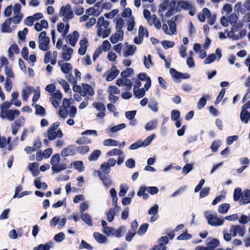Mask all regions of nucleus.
<instances>
[{
	"label": "nucleus",
	"mask_w": 250,
	"mask_h": 250,
	"mask_svg": "<svg viewBox=\"0 0 250 250\" xmlns=\"http://www.w3.org/2000/svg\"><path fill=\"white\" fill-rule=\"evenodd\" d=\"M59 16L62 18L63 21L67 23L74 18V14L70 4L62 6L59 11Z\"/></svg>",
	"instance_id": "obj_1"
},
{
	"label": "nucleus",
	"mask_w": 250,
	"mask_h": 250,
	"mask_svg": "<svg viewBox=\"0 0 250 250\" xmlns=\"http://www.w3.org/2000/svg\"><path fill=\"white\" fill-rule=\"evenodd\" d=\"M176 1L175 0H165L161 4L159 11L166 12V16L170 17L176 11Z\"/></svg>",
	"instance_id": "obj_2"
},
{
	"label": "nucleus",
	"mask_w": 250,
	"mask_h": 250,
	"mask_svg": "<svg viewBox=\"0 0 250 250\" xmlns=\"http://www.w3.org/2000/svg\"><path fill=\"white\" fill-rule=\"evenodd\" d=\"M198 18L201 22H204L207 19V21L210 25L213 24L216 21V15L212 14L207 8H204L202 9V12L198 14Z\"/></svg>",
	"instance_id": "obj_3"
},
{
	"label": "nucleus",
	"mask_w": 250,
	"mask_h": 250,
	"mask_svg": "<svg viewBox=\"0 0 250 250\" xmlns=\"http://www.w3.org/2000/svg\"><path fill=\"white\" fill-rule=\"evenodd\" d=\"M60 125L59 122H56L50 125L48 129L47 136L49 140H55L57 137L61 138L63 136V133L61 130L57 129Z\"/></svg>",
	"instance_id": "obj_4"
},
{
	"label": "nucleus",
	"mask_w": 250,
	"mask_h": 250,
	"mask_svg": "<svg viewBox=\"0 0 250 250\" xmlns=\"http://www.w3.org/2000/svg\"><path fill=\"white\" fill-rule=\"evenodd\" d=\"M182 9L188 11V14L191 16H193L196 12L195 6L192 3L185 0H180L177 3L176 12H179Z\"/></svg>",
	"instance_id": "obj_5"
},
{
	"label": "nucleus",
	"mask_w": 250,
	"mask_h": 250,
	"mask_svg": "<svg viewBox=\"0 0 250 250\" xmlns=\"http://www.w3.org/2000/svg\"><path fill=\"white\" fill-rule=\"evenodd\" d=\"M204 215L208 220V223L211 226H221L224 223V219L219 218L216 215L212 214L210 211H205Z\"/></svg>",
	"instance_id": "obj_6"
},
{
	"label": "nucleus",
	"mask_w": 250,
	"mask_h": 250,
	"mask_svg": "<svg viewBox=\"0 0 250 250\" xmlns=\"http://www.w3.org/2000/svg\"><path fill=\"white\" fill-rule=\"evenodd\" d=\"M60 156L59 154L54 155L50 161L52 166V170L55 173H58L66 168V166L64 164H59Z\"/></svg>",
	"instance_id": "obj_7"
},
{
	"label": "nucleus",
	"mask_w": 250,
	"mask_h": 250,
	"mask_svg": "<svg viewBox=\"0 0 250 250\" xmlns=\"http://www.w3.org/2000/svg\"><path fill=\"white\" fill-rule=\"evenodd\" d=\"M49 38L46 36V33L42 31L38 38L39 47L43 51H47L49 49Z\"/></svg>",
	"instance_id": "obj_8"
},
{
	"label": "nucleus",
	"mask_w": 250,
	"mask_h": 250,
	"mask_svg": "<svg viewBox=\"0 0 250 250\" xmlns=\"http://www.w3.org/2000/svg\"><path fill=\"white\" fill-rule=\"evenodd\" d=\"M77 111L76 106L74 105L70 106L69 109L61 107L59 109V113L63 118H66L68 116L70 118H74L76 116Z\"/></svg>",
	"instance_id": "obj_9"
},
{
	"label": "nucleus",
	"mask_w": 250,
	"mask_h": 250,
	"mask_svg": "<svg viewBox=\"0 0 250 250\" xmlns=\"http://www.w3.org/2000/svg\"><path fill=\"white\" fill-rule=\"evenodd\" d=\"M20 112L18 110H7L0 112V117L2 119H6L9 121H13L15 118L20 115Z\"/></svg>",
	"instance_id": "obj_10"
},
{
	"label": "nucleus",
	"mask_w": 250,
	"mask_h": 250,
	"mask_svg": "<svg viewBox=\"0 0 250 250\" xmlns=\"http://www.w3.org/2000/svg\"><path fill=\"white\" fill-rule=\"evenodd\" d=\"M167 23V24L164 23L162 26L164 32L168 35L175 34L176 32L175 23L171 20H169Z\"/></svg>",
	"instance_id": "obj_11"
},
{
	"label": "nucleus",
	"mask_w": 250,
	"mask_h": 250,
	"mask_svg": "<svg viewBox=\"0 0 250 250\" xmlns=\"http://www.w3.org/2000/svg\"><path fill=\"white\" fill-rule=\"evenodd\" d=\"M245 230L246 228L244 226L232 225L229 228V232L233 237L237 235L243 237L245 233Z\"/></svg>",
	"instance_id": "obj_12"
},
{
	"label": "nucleus",
	"mask_w": 250,
	"mask_h": 250,
	"mask_svg": "<svg viewBox=\"0 0 250 250\" xmlns=\"http://www.w3.org/2000/svg\"><path fill=\"white\" fill-rule=\"evenodd\" d=\"M136 50V47L133 45L129 44L127 42L124 44L123 49V55L125 57H128L134 54Z\"/></svg>",
	"instance_id": "obj_13"
},
{
	"label": "nucleus",
	"mask_w": 250,
	"mask_h": 250,
	"mask_svg": "<svg viewBox=\"0 0 250 250\" xmlns=\"http://www.w3.org/2000/svg\"><path fill=\"white\" fill-rule=\"evenodd\" d=\"M117 162V161L113 158L109 159L107 162L103 163L101 165L102 171L105 173H109L110 171V167H114Z\"/></svg>",
	"instance_id": "obj_14"
},
{
	"label": "nucleus",
	"mask_w": 250,
	"mask_h": 250,
	"mask_svg": "<svg viewBox=\"0 0 250 250\" xmlns=\"http://www.w3.org/2000/svg\"><path fill=\"white\" fill-rule=\"evenodd\" d=\"M79 34L78 31H75L72 34L67 35L66 37V42L71 46L74 47L76 45L79 38Z\"/></svg>",
	"instance_id": "obj_15"
},
{
	"label": "nucleus",
	"mask_w": 250,
	"mask_h": 250,
	"mask_svg": "<svg viewBox=\"0 0 250 250\" xmlns=\"http://www.w3.org/2000/svg\"><path fill=\"white\" fill-rule=\"evenodd\" d=\"M222 57V53L219 49H217L215 54H212L209 55L204 60V63L208 64L213 62L215 60L219 61Z\"/></svg>",
	"instance_id": "obj_16"
},
{
	"label": "nucleus",
	"mask_w": 250,
	"mask_h": 250,
	"mask_svg": "<svg viewBox=\"0 0 250 250\" xmlns=\"http://www.w3.org/2000/svg\"><path fill=\"white\" fill-rule=\"evenodd\" d=\"M124 31L122 30H118L114 34H112L109 40L113 44H115L119 41H122L124 39Z\"/></svg>",
	"instance_id": "obj_17"
},
{
	"label": "nucleus",
	"mask_w": 250,
	"mask_h": 250,
	"mask_svg": "<svg viewBox=\"0 0 250 250\" xmlns=\"http://www.w3.org/2000/svg\"><path fill=\"white\" fill-rule=\"evenodd\" d=\"M73 52V49L67 45H64L62 49V58L65 61H69Z\"/></svg>",
	"instance_id": "obj_18"
},
{
	"label": "nucleus",
	"mask_w": 250,
	"mask_h": 250,
	"mask_svg": "<svg viewBox=\"0 0 250 250\" xmlns=\"http://www.w3.org/2000/svg\"><path fill=\"white\" fill-rule=\"evenodd\" d=\"M116 84L119 86H125V89L130 90L132 86V84L130 80L125 78H122L118 79L116 83Z\"/></svg>",
	"instance_id": "obj_19"
},
{
	"label": "nucleus",
	"mask_w": 250,
	"mask_h": 250,
	"mask_svg": "<svg viewBox=\"0 0 250 250\" xmlns=\"http://www.w3.org/2000/svg\"><path fill=\"white\" fill-rule=\"evenodd\" d=\"M92 106L95 107L98 111H100L97 114V116L100 118H103L105 116V107L104 105L100 102H95L92 104Z\"/></svg>",
	"instance_id": "obj_20"
},
{
	"label": "nucleus",
	"mask_w": 250,
	"mask_h": 250,
	"mask_svg": "<svg viewBox=\"0 0 250 250\" xmlns=\"http://www.w3.org/2000/svg\"><path fill=\"white\" fill-rule=\"evenodd\" d=\"M79 45L78 53L81 55H83L85 54L89 45L88 40L86 38L81 39L79 42Z\"/></svg>",
	"instance_id": "obj_21"
},
{
	"label": "nucleus",
	"mask_w": 250,
	"mask_h": 250,
	"mask_svg": "<svg viewBox=\"0 0 250 250\" xmlns=\"http://www.w3.org/2000/svg\"><path fill=\"white\" fill-rule=\"evenodd\" d=\"M119 70L115 66H113L110 70L106 71V80L110 82L114 79L119 74Z\"/></svg>",
	"instance_id": "obj_22"
},
{
	"label": "nucleus",
	"mask_w": 250,
	"mask_h": 250,
	"mask_svg": "<svg viewBox=\"0 0 250 250\" xmlns=\"http://www.w3.org/2000/svg\"><path fill=\"white\" fill-rule=\"evenodd\" d=\"M138 79L141 81H145L146 83L144 87L146 90H148L151 85V81L150 78L147 76L145 73H142L138 75Z\"/></svg>",
	"instance_id": "obj_23"
},
{
	"label": "nucleus",
	"mask_w": 250,
	"mask_h": 250,
	"mask_svg": "<svg viewBox=\"0 0 250 250\" xmlns=\"http://www.w3.org/2000/svg\"><path fill=\"white\" fill-rule=\"evenodd\" d=\"M83 91H81V95L85 96L87 95L93 96L95 94L93 88L89 84L86 83H82Z\"/></svg>",
	"instance_id": "obj_24"
},
{
	"label": "nucleus",
	"mask_w": 250,
	"mask_h": 250,
	"mask_svg": "<svg viewBox=\"0 0 250 250\" xmlns=\"http://www.w3.org/2000/svg\"><path fill=\"white\" fill-rule=\"evenodd\" d=\"M249 203H250V190L246 189L242 193L241 198L239 200V204L243 205Z\"/></svg>",
	"instance_id": "obj_25"
},
{
	"label": "nucleus",
	"mask_w": 250,
	"mask_h": 250,
	"mask_svg": "<svg viewBox=\"0 0 250 250\" xmlns=\"http://www.w3.org/2000/svg\"><path fill=\"white\" fill-rule=\"evenodd\" d=\"M11 19H7L1 25V31L3 33H11L15 27H10Z\"/></svg>",
	"instance_id": "obj_26"
},
{
	"label": "nucleus",
	"mask_w": 250,
	"mask_h": 250,
	"mask_svg": "<svg viewBox=\"0 0 250 250\" xmlns=\"http://www.w3.org/2000/svg\"><path fill=\"white\" fill-rule=\"evenodd\" d=\"M111 32V30L108 27H100L97 28V35L98 37L105 38L110 34Z\"/></svg>",
	"instance_id": "obj_27"
},
{
	"label": "nucleus",
	"mask_w": 250,
	"mask_h": 250,
	"mask_svg": "<svg viewBox=\"0 0 250 250\" xmlns=\"http://www.w3.org/2000/svg\"><path fill=\"white\" fill-rule=\"evenodd\" d=\"M57 29L62 35L64 37L69 31V25L67 22L66 23V24H64L63 23H60L57 26Z\"/></svg>",
	"instance_id": "obj_28"
},
{
	"label": "nucleus",
	"mask_w": 250,
	"mask_h": 250,
	"mask_svg": "<svg viewBox=\"0 0 250 250\" xmlns=\"http://www.w3.org/2000/svg\"><path fill=\"white\" fill-rule=\"evenodd\" d=\"M59 65L61 67L62 71L65 74H68L72 69V66L70 63L65 62L63 61L58 62Z\"/></svg>",
	"instance_id": "obj_29"
},
{
	"label": "nucleus",
	"mask_w": 250,
	"mask_h": 250,
	"mask_svg": "<svg viewBox=\"0 0 250 250\" xmlns=\"http://www.w3.org/2000/svg\"><path fill=\"white\" fill-rule=\"evenodd\" d=\"M39 164L37 162L30 163L28 165V169L32 172L33 176H37L40 173L38 168Z\"/></svg>",
	"instance_id": "obj_30"
},
{
	"label": "nucleus",
	"mask_w": 250,
	"mask_h": 250,
	"mask_svg": "<svg viewBox=\"0 0 250 250\" xmlns=\"http://www.w3.org/2000/svg\"><path fill=\"white\" fill-rule=\"evenodd\" d=\"M158 208V206L156 204L151 208L148 210V214L150 215H153V216L150 218V221L152 222L155 221L158 218V216L157 213Z\"/></svg>",
	"instance_id": "obj_31"
},
{
	"label": "nucleus",
	"mask_w": 250,
	"mask_h": 250,
	"mask_svg": "<svg viewBox=\"0 0 250 250\" xmlns=\"http://www.w3.org/2000/svg\"><path fill=\"white\" fill-rule=\"evenodd\" d=\"M148 24L150 25L153 24L158 29H160L162 27L161 23L160 20L157 18V16L155 14L152 15V18L149 20Z\"/></svg>",
	"instance_id": "obj_32"
},
{
	"label": "nucleus",
	"mask_w": 250,
	"mask_h": 250,
	"mask_svg": "<svg viewBox=\"0 0 250 250\" xmlns=\"http://www.w3.org/2000/svg\"><path fill=\"white\" fill-rule=\"evenodd\" d=\"M75 148L72 146H69L62 149L61 155L63 157L69 156L75 153Z\"/></svg>",
	"instance_id": "obj_33"
},
{
	"label": "nucleus",
	"mask_w": 250,
	"mask_h": 250,
	"mask_svg": "<svg viewBox=\"0 0 250 250\" xmlns=\"http://www.w3.org/2000/svg\"><path fill=\"white\" fill-rule=\"evenodd\" d=\"M48 27V23L46 20H42L40 22L36 23L34 27L38 31H40L42 30L43 28H47Z\"/></svg>",
	"instance_id": "obj_34"
},
{
	"label": "nucleus",
	"mask_w": 250,
	"mask_h": 250,
	"mask_svg": "<svg viewBox=\"0 0 250 250\" xmlns=\"http://www.w3.org/2000/svg\"><path fill=\"white\" fill-rule=\"evenodd\" d=\"M219 245V241L218 239L212 238L207 243L208 250H214Z\"/></svg>",
	"instance_id": "obj_35"
},
{
	"label": "nucleus",
	"mask_w": 250,
	"mask_h": 250,
	"mask_svg": "<svg viewBox=\"0 0 250 250\" xmlns=\"http://www.w3.org/2000/svg\"><path fill=\"white\" fill-rule=\"evenodd\" d=\"M33 89L31 87H26L22 91L21 96L22 100L26 102L30 94L33 91Z\"/></svg>",
	"instance_id": "obj_36"
},
{
	"label": "nucleus",
	"mask_w": 250,
	"mask_h": 250,
	"mask_svg": "<svg viewBox=\"0 0 250 250\" xmlns=\"http://www.w3.org/2000/svg\"><path fill=\"white\" fill-rule=\"evenodd\" d=\"M108 26L109 22L107 21H105L103 17H100L98 18L96 24L97 28H107Z\"/></svg>",
	"instance_id": "obj_37"
},
{
	"label": "nucleus",
	"mask_w": 250,
	"mask_h": 250,
	"mask_svg": "<svg viewBox=\"0 0 250 250\" xmlns=\"http://www.w3.org/2000/svg\"><path fill=\"white\" fill-rule=\"evenodd\" d=\"M250 118V113L247 110L242 109L240 114V118L242 122L247 123Z\"/></svg>",
	"instance_id": "obj_38"
},
{
	"label": "nucleus",
	"mask_w": 250,
	"mask_h": 250,
	"mask_svg": "<svg viewBox=\"0 0 250 250\" xmlns=\"http://www.w3.org/2000/svg\"><path fill=\"white\" fill-rule=\"evenodd\" d=\"M92 8L94 11V16L98 17L103 11L102 3L101 2L96 3L95 5L92 7Z\"/></svg>",
	"instance_id": "obj_39"
},
{
	"label": "nucleus",
	"mask_w": 250,
	"mask_h": 250,
	"mask_svg": "<svg viewBox=\"0 0 250 250\" xmlns=\"http://www.w3.org/2000/svg\"><path fill=\"white\" fill-rule=\"evenodd\" d=\"M93 236L96 240L100 244H103L107 240L106 236L99 232H95Z\"/></svg>",
	"instance_id": "obj_40"
},
{
	"label": "nucleus",
	"mask_w": 250,
	"mask_h": 250,
	"mask_svg": "<svg viewBox=\"0 0 250 250\" xmlns=\"http://www.w3.org/2000/svg\"><path fill=\"white\" fill-rule=\"evenodd\" d=\"M170 74L173 77L175 82L178 83L181 80V77L183 76V73L176 71L174 69H170Z\"/></svg>",
	"instance_id": "obj_41"
},
{
	"label": "nucleus",
	"mask_w": 250,
	"mask_h": 250,
	"mask_svg": "<svg viewBox=\"0 0 250 250\" xmlns=\"http://www.w3.org/2000/svg\"><path fill=\"white\" fill-rule=\"evenodd\" d=\"M103 144L106 146H118V142L112 139H107L103 141Z\"/></svg>",
	"instance_id": "obj_42"
},
{
	"label": "nucleus",
	"mask_w": 250,
	"mask_h": 250,
	"mask_svg": "<svg viewBox=\"0 0 250 250\" xmlns=\"http://www.w3.org/2000/svg\"><path fill=\"white\" fill-rule=\"evenodd\" d=\"M158 124V121L156 120H152L147 123L145 125V129L147 131L152 130L156 128Z\"/></svg>",
	"instance_id": "obj_43"
},
{
	"label": "nucleus",
	"mask_w": 250,
	"mask_h": 250,
	"mask_svg": "<svg viewBox=\"0 0 250 250\" xmlns=\"http://www.w3.org/2000/svg\"><path fill=\"white\" fill-rule=\"evenodd\" d=\"M123 154V151L118 148H114L108 151L106 155L108 157L113 156L115 155H122Z\"/></svg>",
	"instance_id": "obj_44"
},
{
	"label": "nucleus",
	"mask_w": 250,
	"mask_h": 250,
	"mask_svg": "<svg viewBox=\"0 0 250 250\" xmlns=\"http://www.w3.org/2000/svg\"><path fill=\"white\" fill-rule=\"evenodd\" d=\"M146 90L145 88H137V89H133V93L134 95L138 98H142L146 93Z\"/></svg>",
	"instance_id": "obj_45"
},
{
	"label": "nucleus",
	"mask_w": 250,
	"mask_h": 250,
	"mask_svg": "<svg viewBox=\"0 0 250 250\" xmlns=\"http://www.w3.org/2000/svg\"><path fill=\"white\" fill-rule=\"evenodd\" d=\"M73 166L75 169H77L80 172L83 171L84 170V167L83 166V163L81 161H77L73 162L71 164Z\"/></svg>",
	"instance_id": "obj_46"
},
{
	"label": "nucleus",
	"mask_w": 250,
	"mask_h": 250,
	"mask_svg": "<svg viewBox=\"0 0 250 250\" xmlns=\"http://www.w3.org/2000/svg\"><path fill=\"white\" fill-rule=\"evenodd\" d=\"M20 50L18 45L16 44H12L10 46L8 50V53L9 57H12L15 53L18 54L19 53Z\"/></svg>",
	"instance_id": "obj_47"
},
{
	"label": "nucleus",
	"mask_w": 250,
	"mask_h": 250,
	"mask_svg": "<svg viewBox=\"0 0 250 250\" xmlns=\"http://www.w3.org/2000/svg\"><path fill=\"white\" fill-rule=\"evenodd\" d=\"M97 172L98 173L100 179L102 180L104 185L107 187H109L111 185L112 182L110 178L108 177L102 176L101 172L99 171H97Z\"/></svg>",
	"instance_id": "obj_48"
},
{
	"label": "nucleus",
	"mask_w": 250,
	"mask_h": 250,
	"mask_svg": "<svg viewBox=\"0 0 250 250\" xmlns=\"http://www.w3.org/2000/svg\"><path fill=\"white\" fill-rule=\"evenodd\" d=\"M35 185L37 188H42L45 190L47 188V184L44 182H42L39 178L35 180Z\"/></svg>",
	"instance_id": "obj_49"
},
{
	"label": "nucleus",
	"mask_w": 250,
	"mask_h": 250,
	"mask_svg": "<svg viewBox=\"0 0 250 250\" xmlns=\"http://www.w3.org/2000/svg\"><path fill=\"white\" fill-rule=\"evenodd\" d=\"M155 137L156 136L154 134L148 136L144 141H142V146L146 147L148 146Z\"/></svg>",
	"instance_id": "obj_50"
},
{
	"label": "nucleus",
	"mask_w": 250,
	"mask_h": 250,
	"mask_svg": "<svg viewBox=\"0 0 250 250\" xmlns=\"http://www.w3.org/2000/svg\"><path fill=\"white\" fill-rule=\"evenodd\" d=\"M229 207L230 206L229 204H222L219 206L218 212L221 214H225L228 212Z\"/></svg>",
	"instance_id": "obj_51"
},
{
	"label": "nucleus",
	"mask_w": 250,
	"mask_h": 250,
	"mask_svg": "<svg viewBox=\"0 0 250 250\" xmlns=\"http://www.w3.org/2000/svg\"><path fill=\"white\" fill-rule=\"evenodd\" d=\"M128 189L129 187L126 184H122L120 185L119 195L121 197L124 196Z\"/></svg>",
	"instance_id": "obj_52"
},
{
	"label": "nucleus",
	"mask_w": 250,
	"mask_h": 250,
	"mask_svg": "<svg viewBox=\"0 0 250 250\" xmlns=\"http://www.w3.org/2000/svg\"><path fill=\"white\" fill-rule=\"evenodd\" d=\"M81 218L88 226H91L92 225L91 217L87 213H83L81 215Z\"/></svg>",
	"instance_id": "obj_53"
},
{
	"label": "nucleus",
	"mask_w": 250,
	"mask_h": 250,
	"mask_svg": "<svg viewBox=\"0 0 250 250\" xmlns=\"http://www.w3.org/2000/svg\"><path fill=\"white\" fill-rule=\"evenodd\" d=\"M51 244V242L45 245L41 244L38 247H35L34 250H49L52 247Z\"/></svg>",
	"instance_id": "obj_54"
},
{
	"label": "nucleus",
	"mask_w": 250,
	"mask_h": 250,
	"mask_svg": "<svg viewBox=\"0 0 250 250\" xmlns=\"http://www.w3.org/2000/svg\"><path fill=\"white\" fill-rule=\"evenodd\" d=\"M139 36L143 38V39L146 37H148V32L146 28H144L143 26L140 25L138 31Z\"/></svg>",
	"instance_id": "obj_55"
},
{
	"label": "nucleus",
	"mask_w": 250,
	"mask_h": 250,
	"mask_svg": "<svg viewBox=\"0 0 250 250\" xmlns=\"http://www.w3.org/2000/svg\"><path fill=\"white\" fill-rule=\"evenodd\" d=\"M242 190L240 188H236L234 190L233 199L235 201H238L241 198Z\"/></svg>",
	"instance_id": "obj_56"
},
{
	"label": "nucleus",
	"mask_w": 250,
	"mask_h": 250,
	"mask_svg": "<svg viewBox=\"0 0 250 250\" xmlns=\"http://www.w3.org/2000/svg\"><path fill=\"white\" fill-rule=\"evenodd\" d=\"M144 63L146 68H150L152 65V62L150 59V56H145L144 57Z\"/></svg>",
	"instance_id": "obj_57"
},
{
	"label": "nucleus",
	"mask_w": 250,
	"mask_h": 250,
	"mask_svg": "<svg viewBox=\"0 0 250 250\" xmlns=\"http://www.w3.org/2000/svg\"><path fill=\"white\" fill-rule=\"evenodd\" d=\"M115 215V209L111 208L106 213V219L109 222H111L113 220L114 216Z\"/></svg>",
	"instance_id": "obj_58"
},
{
	"label": "nucleus",
	"mask_w": 250,
	"mask_h": 250,
	"mask_svg": "<svg viewBox=\"0 0 250 250\" xmlns=\"http://www.w3.org/2000/svg\"><path fill=\"white\" fill-rule=\"evenodd\" d=\"M133 72L134 71L133 69L131 68H127L125 71L121 72V75L123 78H126L133 74Z\"/></svg>",
	"instance_id": "obj_59"
},
{
	"label": "nucleus",
	"mask_w": 250,
	"mask_h": 250,
	"mask_svg": "<svg viewBox=\"0 0 250 250\" xmlns=\"http://www.w3.org/2000/svg\"><path fill=\"white\" fill-rule=\"evenodd\" d=\"M148 227V224H144L141 226L138 230L137 233L139 235H144Z\"/></svg>",
	"instance_id": "obj_60"
},
{
	"label": "nucleus",
	"mask_w": 250,
	"mask_h": 250,
	"mask_svg": "<svg viewBox=\"0 0 250 250\" xmlns=\"http://www.w3.org/2000/svg\"><path fill=\"white\" fill-rule=\"evenodd\" d=\"M101 152L99 150H96L89 156V159L90 161L96 160L101 155Z\"/></svg>",
	"instance_id": "obj_61"
},
{
	"label": "nucleus",
	"mask_w": 250,
	"mask_h": 250,
	"mask_svg": "<svg viewBox=\"0 0 250 250\" xmlns=\"http://www.w3.org/2000/svg\"><path fill=\"white\" fill-rule=\"evenodd\" d=\"M101 47L104 52H106L111 48V45L108 41L105 40L102 42Z\"/></svg>",
	"instance_id": "obj_62"
},
{
	"label": "nucleus",
	"mask_w": 250,
	"mask_h": 250,
	"mask_svg": "<svg viewBox=\"0 0 250 250\" xmlns=\"http://www.w3.org/2000/svg\"><path fill=\"white\" fill-rule=\"evenodd\" d=\"M25 119L24 117H20L18 119H17L15 121L14 124L15 125L20 127L21 126H23L24 124Z\"/></svg>",
	"instance_id": "obj_63"
},
{
	"label": "nucleus",
	"mask_w": 250,
	"mask_h": 250,
	"mask_svg": "<svg viewBox=\"0 0 250 250\" xmlns=\"http://www.w3.org/2000/svg\"><path fill=\"white\" fill-rule=\"evenodd\" d=\"M250 221V214L248 216L242 215L238 220V222L242 224H246Z\"/></svg>",
	"instance_id": "obj_64"
}]
</instances>
